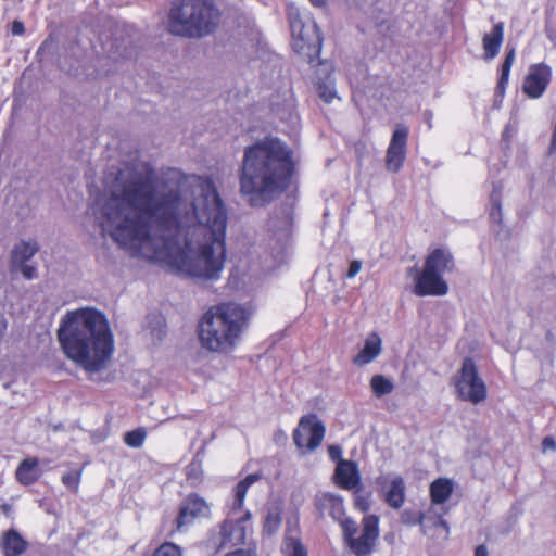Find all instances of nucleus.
<instances>
[{"label":"nucleus","mask_w":556,"mask_h":556,"mask_svg":"<svg viewBox=\"0 0 556 556\" xmlns=\"http://www.w3.org/2000/svg\"><path fill=\"white\" fill-rule=\"evenodd\" d=\"M156 175L142 173L115 185L94 211L102 233L132 256L164 264L192 278L218 280L227 260L228 210L210 177H197L199 195L187 201L179 189L160 197Z\"/></svg>","instance_id":"obj_1"},{"label":"nucleus","mask_w":556,"mask_h":556,"mask_svg":"<svg viewBox=\"0 0 556 556\" xmlns=\"http://www.w3.org/2000/svg\"><path fill=\"white\" fill-rule=\"evenodd\" d=\"M296 172L292 150L278 138H265L244 149L239 173L240 193L254 207L286 192Z\"/></svg>","instance_id":"obj_2"},{"label":"nucleus","mask_w":556,"mask_h":556,"mask_svg":"<svg viewBox=\"0 0 556 556\" xmlns=\"http://www.w3.org/2000/svg\"><path fill=\"white\" fill-rule=\"evenodd\" d=\"M65 356L88 374L104 369L114 352V338L103 313L85 307L65 314L58 329Z\"/></svg>","instance_id":"obj_3"},{"label":"nucleus","mask_w":556,"mask_h":556,"mask_svg":"<svg viewBox=\"0 0 556 556\" xmlns=\"http://www.w3.org/2000/svg\"><path fill=\"white\" fill-rule=\"evenodd\" d=\"M251 312L241 304L223 302L211 306L198 324V337L203 349L230 353L249 327Z\"/></svg>","instance_id":"obj_4"},{"label":"nucleus","mask_w":556,"mask_h":556,"mask_svg":"<svg viewBox=\"0 0 556 556\" xmlns=\"http://www.w3.org/2000/svg\"><path fill=\"white\" fill-rule=\"evenodd\" d=\"M315 507L321 516L328 515L338 522L343 541L354 556H369L376 551L380 536V518L367 514L361 520V533L355 520L346 517L343 497L333 493H323L315 498Z\"/></svg>","instance_id":"obj_5"},{"label":"nucleus","mask_w":556,"mask_h":556,"mask_svg":"<svg viewBox=\"0 0 556 556\" xmlns=\"http://www.w3.org/2000/svg\"><path fill=\"white\" fill-rule=\"evenodd\" d=\"M220 12L213 0H175L168 12V31L185 38H201L214 33Z\"/></svg>","instance_id":"obj_6"},{"label":"nucleus","mask_w":556,"mask_h":556,"mask_svg":"<svg viewBox=\"0 0 556 556\" xmlns=\"http://www.w3.org/2000/svg\"><path fill=\"white\" fill-rule=\"evenodd\" d=\"M455 269V260L452 252L445 248L431 250L425 258L424 267L417 275L414 293L418 296L447 294L448 285L444 280L445 274Z\"/></svg>","instance_id":"obj_7"},{"label":"nucleus","mask_w":556,"mask_h":556,"mask_svg":"<svg viewBox=\"0 0 556 556\" xmlns=\"http://www.w3.org/2000/svg\"><path fill=\"white\" fill-rule=\"evenodd\" d=\"M287 16L293 50L313 65L321 52L323 37L319 27L312 17H303L300 10L293 5L287 9Z\"/></svg>","instance_id":"obj_8"},{"label":"nucleus","mask_w":556,"mask_h":556,"mask_svg":"<svg viewBox=\"0 0 556 556\" xmlns=\"http://www.w3.org/2000/svg\"><path fill=\"white\" fill-rule=\"evenodd\" d=\"M457 396L463 401L478 404L486 399L488 390L479 376L478 368L472 358H465L459 375L454 379Z\"/></svg>","instance_id":"obj_9"},{"label":"nucleus","mask_w":556,"mask_h":556,"mask_svg":"<svg viewBox=\"0 0 556 556\" xmlns=\"http://www.w3.org/2000/svg\"><path fill=\"white\" fill-rule=\"evenodd\" d=\"M250 519V511H245L238 520L225 519L219 523L218 530L210 531L205 541L206 548L212 553H218L227 547L243 544L245 529L242 523Z\"/></svg>","instance_id":"obj_10"},{"label":"nucleus","mask_w":556,"mask_h":556,"mask_svg":"<svg viewBox=\"0 0 556 556\" xmlns=\"http://www.w3.org/2000/svg\"><path fill=\"white\" fill-rule=\"evenodd\" d=\"M326 427L316 414H307L300 418L293 430V442L300 450L313 452L318 448L325 438Z\"/></svg>","instance_id":"obj_11"},{"label":"nucleus","mask_w":556,"mask_h":556,"mask_svg":"<svg viewBox=\"0 0 556 556\" xmlns=\"http://www.w3.org/2000/svg\"><path fill=\"white\" fill-rule=\"evenodd\" d=\"M212 504L197 492L189 493L180 503L175 519V532H181L184 528L193 525L200 519H210ZM174 531L172 532V534Z\"/></svg>","instance_id":"obj_12"},{"label":"nucleus","mask_w":556,"mask_h":556,"mask_svg":"<svg viewBox=\"0 0 556 556\" xmlns=\"http://www.w3.org/2000/svg\"><path fill=\"white\" fill-rule=\"evenodd\" d=\"M553 77L552 67L544 63H534L529 66L522 81V92L529 99H540L547 90Z\"/></svg>","instance_id":"obj_13"},{"label":"nucleus","mask_w":556,"mask_h":556,"mask_svg":"<svg viewBox=\"0 0 556 556\" xmlns=\"http://www.w3.org/2000/svg\"><path fill=\"white\" fill-rule=\"evenodd\" d=\"M334 483L348 491H352L361 485V473L357 464L349 459H340L337 463L334 475Z\"/></svg>","instance_id":"obj_14"},{"label":"nucleus","mask_w":556,"mask_h":556,"mask_svg":"<svg viewBox=\"0 0 556 556\" xmlns=\"http://www.w3.org/2000/svg\"><path fill=\"white\" fill-rule=\"evenodd\" d=\"M28 546L27 540L16 529H8L0 535V548L3 556H22Z\"/></svg>","instance_id":"obj_15"},{"label":"nucleus","mask_w":556,"mask_h":556,"mask_svg":"<svg viewBox=\"0 0 556 556\" xmlns=\"http://www.w3.org/2000/svg\"><path fill=\"white\" fill-rule=\"evenodd\" d=\"M382 352V340L377 332L367 336L364 346L353 357V364L357 367H364L374 362Z\"/></svg>","instance_id":"obj_16"},{"label":"nucleus","mask_w":556,"mask_h":556,"mask_svg":"<svg viewBox=\"0 0 556 556\" xmlns=\"http://www.w3.org/2000/svg\"><path fill=\"white\" fill-rule=\"evenodd\" d=\"M516 58V49L515 47H506L505 58L503 63L500 66V76L495 87L494 97L495 103H502L505 98L506 89L509 83L510 71Z\"/></svg>","instance_id":"obj_17"},{"label":"nucleus","mask_w":556,"mask_h":556,"mask_svg":"<svg viewBox=\"0 0 556 556\" xmlns=\"http://www.w3.org/2000/svg\"><path fill=\"white\" fill-rule=\"evenodd\" d=\"M504 40V23L498 22L493 25L490 33L484 34L482 47L485 60H493L500 52Z\"/></svg>","instance_id":"obj_18"},{"label":"nucleus","mask_w":556,"mask_h":556,"mask_svg":"<svg viewBox=\"0 0 556 556\" xmlns=\"http://www.w3.org/2000/svg\"><path fill=\"white\" fill-rule=\"evenodd\" d=\"M39 459L37 457H28L23 459L15 471L16 480L23 485L34 484L40 478Z\"/></svg>","instance_id":"obj_19"},{"label":"nucleus","mask_w":556,"mask_h":556,"mask_svg":"<svg viewBox=\"0 0 556 556\" xmlns=\"http://www.w3.org/2000/svg\"><path fill=\"white\" fill-rule=\"evenodd\" d=\"M454 492V482L450 478L434 479L429 486L430 500L433 505L444 504Z\"/></svg>","instance_id":"obj_20"},{"label":"nucleus","mask_w":556,"mask_h":556,"mask_svg":"<svg viewBox=\"0 0 556 556\" xmlns=\"http://www.w3.org/2000/svg\"><path fill=\"white\" fill-rule=\"evenodd\" d=\"M406 486L404 479L400 476L392 479L389 489L387 490L383 501L386 504L394 509H400L405 503Z\"/></svg>","instance_id":"obj_21"},{"label":"nucleus","mask_w":556,"mask_h":556,"mask_svg":"<svg viewBox=\"0 0 556 556\" xmlns=\"http://www.w3.org/2000/svg\"><path fill=\"white\" fill-rule=\"evenodd\" d=\"M39 251L36 241H21L11 252V267L23 265Z\"/></svg>","instance_id":"obj_22"},{"label":"nucleus","mask_w":556,"mask_h":556,"mask_svg":"<svg viewBox=\"0 0 556 556\" xmlns=\"http://www.w3.org/2000/svg\"><path fill=\"white\" fill-rule=\"evenodd\" d=\"M280 551L282 556H308V551L300 535H293L289 529L285 533Z\"/></svg>","instance_id":"obj_23"},{"label":"nucleus","mask_w":556,"mask_h":556,"mask_svg":"<svg viewBox=\"0 0 556 556\" xmlns=\"http://www.w3.org/2000/svg\"><path fill=\"white\" fill-rule=\"evenodd\" d=\"M261 476L257 473H250L242 480H240L233 488V502L231 505L232 511H238L243 508L244 500L249 488L258 481Z\"/></svg>","instance_id":"obj_24"},{"label":"nucleus","mask_w":556,"mask_h":556,"mask_svg":"<svg viewBox=\"0 0 556 556\" xmlns=\"http://www.w3.org/2000/svg\"><path fill=\"white\" fill-rule=\"evenodd\" d=\"M409 129L406 125L399 124L392 132L388 149L407 152Z\"/></svg>","instance_id":"obj_25"},{"label":"nucleus","mask_w":556,"mask_h":556,"mask_svg":"<svg viewBox=\"0 0 556 556\" xmlns=\"http://www.w3.org/2000/svg\"><path fill=\"white\" fill-rule=\"evenodd\" d=\"M369 386L372 394L378 399L390 394L394 390L393 382L380 374L374 375L370 378Z\"/></svg>","instance_id":"obj_26"},{"label":"nucleus","mask_w":556,"mask_h":556,"mask_svg":"<svg viewBox=\"0 0 556 556\" xmlns=\"http://www.w3.org/2000/svg\"><path fill=\"white\" fill-rule=\"evenodd\" d=\"M407 152L387 149L386 153V167L389 172L397 173L405 160Z\"/></svg>","instance_id":"obj_27"},{"label":"nucleus","mask_w":556,"mask_h":556,"mask_svg":"<svg viewBox=\"0 0 556 556\" xmlns=\"http://www.w3.org/2000/svg\"><path fill=\"white\" fill-rule=\"evenodd\" d=\"M281 513L278 509L269 510L263 523V532L267 535L276 534L281 527Z\"/></svg>","instance_id":"obj_28"},{"label":"nucleus","mask_w":556,"mask_h":556,"mask_svg":"<svg viewBox=\"0 0 556 556\" xmlns=\"http://www.w3.org/2000/svg\"><path fill=\"white\" fill-rule=\"evenodd\" d=\"M147 438V430L143 427L128 431L124 435V443L132 448H139L143 445Z\"/></svg>","instance_id":"obj_29"},{"label":"nucleus","mask_w":556,"mask_h":556,"mask_svg":"<svg viewBox=\"0 0 556 556\" xmlns=\"http://www.w3.org/2000/svg\"><path fill=\"white\" fill-rule=\"evenodd\" d=\"M151 556H182V548L173 542H163Z\"/></svg>","instance_id":"obj_30"},{"label":"nucleus","mask_w":556,"mask_h":556,"mask_svg":"<svg viewBox=\"0 0 556 556\" xmlns=\"http://www.w3.org/2000/svg\"><path fill=\"white\" fill-rule=\"evenodd\" d=\"M401 522L406 526L422 525L425 514L418 510L405 509L401 514Z\"/></svg>","instance_id":"obj_31"},{"label":"nucleus","mask_w":556,"mask_h":556,"mask_svg":"<svg viewBox=\"0 0 556 556\" xmlns=\"http://www.w3.org/2000/svg\"><path fill=\"white\" fill-rule=\"evenodd\" d=\"M317 92L320 99H323L326 103L332 102V100L337 97L334 86L325 81L318 83Z\"/></svg>","instance_id":"obj_32"},{"label":"nucleus","mask_w":556,"mask_h":556,"mask_svg":"<svg viewBox=\"0 0 556 556\" xmlns=\"http://www.w3.org/2000/svg\"><path fill=\"white\" fill-rule=\"evenodd\" d=\"M361 491L362 485L354 489V507L362 513H367L370 509L369 496L363 494Z\"/></svg>","instance_id":"obj_33"},{"label":"nucleus","mask_w":556,"mask_h":556,"mask_svg":"<svg viewBox=\"0 0 556 556\" xmlns=\"http://www.w3.org/2000/svg\"><path fill=\"white\" fill-rule=\"evenodd\" d=\"M80 482V472L79 471H70L62 476V483L71 489L72 491H77Z\"/></svg>","instance_id":"obj_34"},{"label":"nucleus","mask_w":556,"mask_h":556,"mask_svg":"<svg viewBox=\"0 0 556 556\" xmlns=\"http://www.w3.org/2000/svg\"><path fill=\"white\" fill-rule=\"evenodd\" d=\"M12 271H21L23 277L27 280H31L37 276V268L33 265H28L26 263H23V265H17L15 267H11Z\"/></svg>","instance_id":"obj_35"},{"label":"nucleus","mask_w":556,"mask_h":556,"mask_svg":"<svg viewBox=\"0 0 556 556\" xmlns=\"http://www.w3.org/2000/svg\"><path fill=\"white\" fill-rule=\"evenodd\" d=\"M362 269V262L354 260L350 263L349 269L345 274L348 279L354 278Z\"/></svg>","instance_id":"obj_36"},{"label":"nucleus","mask_w":556,"mask_h":556,"mask_svg":"<svg viewBox=\"0 0 556 556\" xmlns=\"http://www.w3.org/2000/svg\"><path fill=\"white\" fill-rule=\"evenodd\" d=\"M186 478L187 481H189L192 485H195L202 481V473L195 469H188L186 472Z\"/></svg>","instance_id":"obj_37"},{"label":"nucleus","mask_w":556,"mask_h":556,"mask_svg":"<svg viewBox=\"0 0 556 556\" xmlns=\"http://www.w3.org/2000/svg\"><path fill=\"white\" fill-rule=\"evenodd\" d=\"M328 454L331 460L333 462H340L342 458V448L339 445H329L328 446Z\"/></svg>","instance_id":"obj_38"},{"label":"nucleus","mask_w":556,"mask_h":556,"mask_svg":"<svg viewBox=\"0 0 556 556\" xmlns=\"http://www.w3.org/2000/svg\"><path fill=\"white\" fill-rule=\"evenodd\" d=\"M11 34L14 36H22L25 34L24 23L21 21H14L11 25Z\"/></svg>","instance_id":"obj_39"},{"label":"nucleus","mask_w":556,"mask_h":556,"mask_svg":"<svg viewBox=\"0 0 556 556\" xmlns=\"http://www.w3.org/2000/svg\"><path fill=\"white\" fill-rule=\"evenodd\" d=\"M542 450L544 452L551 450V451H555L556 450V442L554 440L553 437H545L542 441Z\"/></svg>","instance_id":"obj_40"},{"label":"nucleus","mask_w":556,"mask_h":556,"mask_svg":"<svg viewBox=\"0 0 556 556\" xmlns=\"http://www.w3.org/2000/svg\"><path fill=\"white\" fill-rule=\"evenodd\" d=\"M224 556H257V555L254 551L238 548V549L227 553Z\"/></svg>","instance_id":"obj_41"},{"label":"nucleus","mask_w":556,"mask_h":556,"mask_svg":"<svg viewBox=\"0 0 556 556\" xmlns=\"http://www.w3.org/2000/svg\"><path fill=\"white\" fill-rule=\"evenodd\" d=\"M489 552L484 544H480L475 548V556H488Z\"/></svg>","instance_id":"obj_42"},{"label":"nucleus","mask_w":556,"mask_h":556,"mask_svg":"<svg viewBox=\"0 0 556 556\" xmlns=\"http://www.w3.org/2000/svg\"><path fill=\"white\" fill-rule=\"evenodd\" d=\"M0 509L5 516H10L12 511V506L8 503H3L0 505Z\"/></svg>","instance_id":"obj_43"},{"label":"nucleus","mask_w":556,"mask_h":556,"mask_svg":"<svg viewBox=\"0 0 556 556\" xmlns=\"http://www.w3.org/2000/svg\"><path fill=\"white\" fill-rule=\"evenodd\" d=\"M7 321L3 318H0V339L3 337L5 330H7Z\"/></svg>","instance_id":"obj_44"},{"label":"nucleus","mask_w":556,"mask_h":556,"mask_svg":"<svg viewBox=\"0 0 556 556\" xmlns=\"http://www.w3.org/2000/svg\"><path fill=\"white\" fill-rule=\"evenodd\" d=\"M437 523H438L439 526H441L442 528H444V530H445L446 532H448V525H447V521H446V520H444L442 517H439V518H438Z\"/></svg>","instance_id":"obj_45"},{"label":"nucleus","mask_w":556,"mask_h":556,"mask_svg":"<svg viewBox=\"0 0 556 556\" xmlns=\"http://www.w3.org/2000/svg\"><path fill=\"white\" fill-rule=\"evenodd\" d=\"M309 1L315 7H324L326 4V0H309Z\"/></svg>","instance_id":"obj_46"},{"label":"nucleus","mask_w":556,"mask_h":556,"mask_svg":"<svg viewBox=\"0 0 556 556\" xmlns=\"http://www.w3.org/2000/svg\"><path fill=\"white\" fill-rule=\"evenodd\" d=\"M551 149H553V150L556 149V128L553 131Z\"/></svg>","instance_id":"obj_47"},{"label":"nucleus","mask_w":556,"mask_h":556,"mask_svg":"<svg viewBox=\"0 0 556 556\" xmlns=\"http://www.w3.org/2000/svg\"><path fill=\"white\" fill-rule=\"evenodd\" d=\"M83 536H84V533H79V534L77 535V539H78V540H80Z\"/></svg>","instance_id":"obj_48"}]
</instances>
